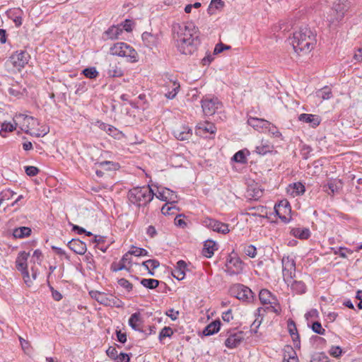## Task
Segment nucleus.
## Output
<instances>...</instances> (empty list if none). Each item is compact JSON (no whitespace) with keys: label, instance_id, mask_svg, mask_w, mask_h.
Instances as JSON below:
<instances>
[{"label":"nucleus","instance_id":"393cba45","mask_svg":"<svg viewBox=\"0 0 362 362\" xmlns=\"http://www.w3.org/2000/svg\"><path fill=\"white\" fill-rule=\"evenodd\" d=\"M290 234L300 240H308L311 235L310 230L308 228H292Z\"/></svg>","mask_w":362,"mask_h":362},{"label":"nucleus","instance_id":"e433bc0d","mask_svg":"<svg viewBox=\"0 0 362 362\" xmlns=\"http://www.w3.org/2000/svg\"><path fill=\"white\" fill-rule=\"evenodd\" d=\"M107 74L110 77H120L124 75V72L120 67L115 64L114 65L110 64Z\"/></svg>","mask_w":362,"mask_h":362},{"label":"nucleus","instance_id":"f03ea898","mask_svg":"<svg viewBox=\"0 0 362 362\" xmlns=\"http://www.w3.org/2000/svg\"><path fill=\"white\" fill-rule=\"evenodd\" d=\"M291 40L293 48L298 55L310 53L317 42L316 34L307 26L301 27L295 31Z\"/></svg>","mask_w":362,"mask_h":362},{"label":"nucleus","instance_id":"f8f14e48","mask_svg":"<svg viewBox=\"0 0 362 362\" xmlns=\"http://www.w3.org/2000/svg\"><path fill=\"white\" fill-rule=\"evenodd\" d=\"M274 211L278 217L285 223L290 222L291 219V207L288 201H281L274 206Z\"/></svg>","mask_w":362,"mask_h":362},{"label":"nucleus","instance_id":"7c9ffc66","mask_svg":"<svg viewBox=\"0 0 362 362\" xmlns=\"http://www.w3.org/2000/svg\"><path fill=\"white\" fill-rule=\"evenodd\" d=\"M247 123L249 125L254 128H267V126L269 125V122L264 119H259L257 117H250L247 119Z\"/></svg>","mask_w":362,"mask_h":362},{"label":"nucleus","instance_id":"58836bf2","mask_svg":"<svg viewBox=\"0 0 362 362\" xmlns=\"http://www.w3.org/2000/svg\"><path fill=\"white\" fill-rule=\"evenodd\" d=\"M160 281L154 279H142L141 284L148 289H154L158 286Z\"/></svg>","mask_w":362,"mask_h":362},{"label":"nucleus","instance_id":"e2e57ef3","mask_svg":"<svg viewBox=\"0 0 362 362\" xmlns=\"http://www.w3.org/2000/svg\"><path fill=\"white\" fill-rule=\"evenodd\" d=\"M24 120L28 123V127L30 126L31 128H34L35 125L39 124L37 119L31 116L26 115L24 118Z\"/></svg>","mask_w":362,"mask_h":362},{"label":"nucleus","instance_id":"c756f323","mask_svg":"<svg viewBox=\"0 0 362 362\" xmlns=\"http://www.w3.org/2000/svg\"><path fill=\"white\" fill-rule=\"evenodd\" d=\"M142 322L141 314L139 312L133 313L129 319V325L135 331L143 332L139 327V325Z\"/></svg>","mask_w":362,"mask_h":362},{"label":"nucleus","instance_id":"c9c22d12","mask_svg":"<svg viewBox=\"0 0 362 362\" xmlns=\"http://www.w3.org/2000/svg\"><path fill=\"white\" fill-rule=\"evenodd\" d=\"M22 13L23 11L20 8L14 9L10 12L9 17L13 20L17 28L20 27L23 23Z\"/></svg>","mask_w":362,"mask_h":362},{"label":"nucleus","instance_id":"72a5a7b5","mask_svg":"<svg viewBox=\"0 0 362 362\" xmlns=\"http://www.w3.org/2000/svg\"><path fill=\"white\" fill-rule=\"evenodd\" d=\"M291 288L297 294H303L306 292L307 286L302 281H293L291 284Z\"/></svg>","mask_w":362,"mask_h":362},{"label":"nucleus","instance_id":"8fccbe9b","mask_svg":"<svg viewBox=\"0 0 362 362\" xmlns=\"http://www.w3.org/2000/svg\"><path fill=\"white\" fill-rule=\"evenodd\" d=\"M173 334V329L170 327H164L159 333L158 339L160 341L165 337H170Z\"/></svg>","mask_w":362,"mask_h":362},{"label":"nucleus","instance_id":"c85d7f7f","mask_svg":"<svg viewBox=\"0 0 362 362\" xmlns=\"http://www.w3.org/2000/svg\"><path fill=\"white\" fill-rule=\"evenodd\" d=\"M216 132V127L214 124L208 122L199 124L197 129V134H201L203 132L215 134Z\"/></svg>","mask_w":362,"mask_h":362},{"label":"nucleus","instance_id":"f257e3e1","mask_svg":"<svg viewBox=\"0 0 362 362\" xmlns=\"http://www.w3.org/2000/svg\"><path fill=\"white\" fill-rule=\"evenodd\" d=\"M173 38L177 51L185 55H192L201 43L200 32L194 23L188 21L173 25Z\"/></svg>","mask_w":362,"mask_h":362},{"label":"nucleus","instance_id":"0e129e2a","mask_svg":"<svg viewBox=\"0 0 362 362\" xmlns=\"http://www.w3.org/2000/svg\"><path fill=\"white\" fill-rule=\"evenodd\" d=\"M305 317L308 321L310 318L317 319L319 317V313L317 309L313 308L305 314Z\"/></svg>","mask_w":362,"mask_h":362},{"label":"nucleus","instance_id":"4d7b16f0","mask_svg":"<svg viewBox=\"0 0 362 362\" xmlns=\"http://www.w3.org/2000/svg\"><path fill=\"white\" fill-rule=\"evenodd\" d=\"M25 172L27 175L33 177L38 174L40 170L37 167L29 165L25 167Z\"/></svg>","mask_w":362,"mask_h":362},{"label":"nucleus","instance_id":"6ab92c4d","mask_svg":"<svg viewBox=\"0 0 362 362\" xmlns=\"http://www.w3.org/2000/svg\"><path fill=\"white\" fill-rule=\"evenodd\" d=\"M132 264V258L130 257V255L128 254V252H126L120 259L119 262H113L111 264V270L112 272H119L122 269L129 270V268L127 267L126 264Z\"/></svg>","mask_w":362,"mask_h":362},{"label":"nucleus","instance_id":"4468645a","mask_svg":"<svg viewBox=\"0 0 362 362\" xmlns=\"http://www.w3.org/2000/svg\"><path fill=\"white\" fill-rule=\"evenodd\" d=\"M203 223L207 228L221 234L226 235L230 232L229 225L228 223H222L214 218H205L203 221Z\"/></svg>","mask_w":362,"mask_h":362},{"label":"nucleus","instance_id":"2eb2a0df","mask_svg":"<svg viewBox=\"0 0 362 362\" xmlns=\"http://www.w3.org/2000/svg\"><path fill=\"white\" fill-rule=\"evenodd\" d=\"M155 195L156 198L161 201H170V204L171 205L177 202V196L176 193L167 187H164L161 190H158L157 194H155Z\"/></svg>","mask_w":362,"mask_h":362},{"label":"nucleus","instance_id":"f3484780","mask_svg":"<svg viewBox=\"0 0 362 362\" xmlns=\"http://www.w3.org/2000/svg\"><path fill=\"white\" fill-rule=\"evenodd\" d=\"M298 120L309 124L313 128L318 127L322 121L321 117L317 115L302 113L298 115Z\"/></svg>","mask_w":362,"mask_h":362},{"label":"nucleus","instance_id":"cd10ccee","mask_svg":"<svg viewBox=\"0 0 362 362\" xmlns=\"http://www.w3.org/2000/svg\"><path fill=\"white\" fill-rule=\"evenodd\" d=\"M122 33V28L120 25H112L110 27L105 33L104 35L107 39L116 40Z\"/></svg>","mask_w":362,"mask_h":362},{"label":"nucleus","instance_id":"0eeeda50","mask_svg":"<svg viewBox=\"0 0 362 362\" xmlns=\"http://www.w3.org/2000/svg\"><path fill=\"white\" fill-rule=\"evenodd\" d=\"M229 292L232 296L244 302H252L254 299V294L252 290L241 284H236L231 286Z\"/></svg>","mask_w":362,"mask_h":362},{"label":"nucleus","instance_id":"bb28decb","mask_svg":"<svg viewBox=\"0 0 362 362\" xmlns=\"http://www.w3.org/2000/svg\"><path fill=\"white\" fill-rule=\"evenodd\" d=\"M221 322L220 320H216L209 323L203 330L204 336H211L217 333L221 328Z\"/></svg>","mask_w":362,"mask_h":362},{"label":"nucleus","instance_id":"864d4df0","mask_svg":"<svg viewBox=\"0 0 362 362\" xmlns=\"http://www.w3.org/2000/svg\"><path fill=\"white\" fill-rule=\"evenodd\" d=\"M168 204H165L161 208V213L165 216L174 214L176 209L175 206H169Z\"/></svg>","mask_w":362,"mask_h":362},{"label":"nucleus","instance_id":"4c0bfd02","mask_svg":"<svg viewBox=\"0 0 362 362\" xmlns=\"http://www.w3.org/2000/svg\"><path fill=\"white\" fill-rule=\"evenodd\" d=\"M98 165L105 170H116L119 169V164L112 161L105 160L98 163Z\"/></svg>","mask_w":362,"mask_h":362},{"label":"nucleus","instance_id":"20e7f679","mask_svg":"<svg viewBox=\"0 0 362 362\" xmlns=\"http://www.w3.org/2000/svg\"><path fill=\"white\" fill-rule=\"evenodd\" d=\"M112 55L126 57L131 63L138 62L139 56L135 49L127 43L119 42L115 43L110 49Z\"/></svg>","mask_w":362,"mask_h":362},{"label":"nucleus","instance_id":"39448f33","mask_svg":"<svg viewBox=\"0 0 362 362\" xmlns=\"http://www.w3.org/2000/svg\"><path fill=\"white\" fill-rule=\"evenodd\" d=\"M89 294L92 298L104 306L117 308H122L124 307V302L112 294H107L98 291H90Z\"/></svg>","mask_w":362,"mask_h":362},{"label":"nucleus","instance_id":"5fc2aeb1","mask_svg":"<svg viewBox=\"0 0 362 362\" xmlns=\"http://www.w3.org/2000/svg\"><path fill=\"white\" fill-rule=\"evenodd\" d=\"M108 134L111 136H112L115 139H120V137L122 136V132L119 131L116 127H115L112 125H110V127H108Z\"/></svg>","mask_w":362,"mask_h":362},{"label":"nucleus","instance_id":"338daca9","mask_svg":"<svg viewBox=\"0 0 362 362\" xmlns=\"http://www.w3.org/2000/svg\"><path fill=\"white\" fill-rule=\"evenodd\" d=\"M120 27L122 28V31L124 30L127 32H131L132 30V21L129 19H126L121 23Z\"/></svg>","mask_w":362,"mask_h":362},{"label":"nucleus","instance_id":"7ed1b4c3","mask_svg":"<svg viewBox=\"0 0 362 362\" xmlns=\"http://www.w3.org/2000/svg\"><path fill=\"white\" fill-rule=\"evenodd\" d=\"M154 196L155 193L150 185L133 187L127 193L129 202L137 207L146 206Z\"/></svg>","mask_w":362,"mask_h":362},{"label":"nucleus","instance_id":"a878e982","mask_svg":"<svg viewBox=\"0 0 362 362\" xmlns=\"http://www.w3.org/2000/svg\"><path fill=\"white\" fill-rule=\"evenodd\" d=\"M173 133L176 139L180 141H185L192 136V130L189 127L183 126L180 129L174 130Z\"/></svg>","mask_w":362,"mask_h":362},{"label":"nucleus","instance_id":"79ce46f5","mask_svg":"<svg viewBox=\"0 0 362 362\" xmlns=\"http://www.w3.org/2000/svg\"><path fill=\"white\" fill-rule=\"evenodd\" d=\"M82 74H83L86 78L90 79H94L98 77L99 75L98 71L96 70V68L94 66L86 68L82 71Z\"/></svg>","mask_w":362,"mask_h":362},{"label":"nucleus","instance_id":"9b49d317","mask_svg":"<svg viewBox=\"0 0 362 362\" xmlns=\"http://www.w3.org/2000/svg\"><path fill=\"white\" fill-rule=\"evenodd\" d=\"M202 107L203 112L206 116L215 114L216 110L222 107V103L216 97H204L202 98Z\"/></svg>","mask_w":362,"mask_h":362},{"label":"nucleus","instance_id":"a211bd4d","mask_svg":"<svg viewBox=\"0 0 362 362\" xmlns=\"http://www.w3.org/2000/svg\"><path fill=\"white\" fill-rule=\"evenodd\" d=\"M288 331L289 334L292 338V341L293 342V345L295 348L300 349V335L298 334L296 325L295 322L289 319L287 322Z\"/></svg>","mask_w":362,"mask_h":362},{"label":"nucleus","instance_id":"2f4dec72","mask_svg":"<svg viewBox=\"0 0 362 362\" xmlns=\"http://www.w3.org/2000/svg\"><path fill=\"white\" fill-rule=\"evenodd\" d=\"M259 298L263 305L269 304L276 297L267 289H262L259 293Z\"/></svg>","mask_w":362,"mask_h":362},{"label":"nucleus","instance_id":"c03bdc74","mask_svg":"<svg viewBox=\"0 0 362 362\" xmlns=\"http://www.w3.org/2000/svg\"><path fill=\"white\" fill-rule=\"evenodd\" d=\"M232 160L235 163H241V164H245V163H247V162L245 154L243 150H240V151H238V152H236L233 155Z\"/></svg>","mask_w":362,"mask_h":362},{"label":"nucleus","instance_id":"37998d69","mask_svg":"<svg viewBox=\"0 0 362 362\" xmlns=\"http://www.w3.org/2000/svg\"><path fill=\"white\" fill-rule=\"evenodd\" d=\"M243 252L248 257L254 258L257 255V248L253 245H243Z\"/></svg>","mask_w":362,"mask_h":362},{"label":"nucleus","instance_id":"13d9d810","mask_svg":"<svg viewBox=\"0 0 362 362\" xmlns=\"http://www.w3.org/2000/svg\"><path fill=\"white\" fill-rule=\"evenodd\" d=\"M266 129H267L269 132H270L275 137H281L282 136L281 133L279 131L277 127L275 125H274L273 124H272L271 122H269V126H267Z\"/></svg>","mask_w":362,"mask_h":362},{"label":"nucleus","instance_id":"473e14b6","mask_svg":"<svg viewBox=\"0 0 362 362\" xmlns=\"http://www.w3.org/2000/svg\"><path fill=\"white\" fill-rule=\"evenodd\" d=\"M32 230L30 228L22 226L13 229V235L16 238H24L30 236Z\"/></svg>","mask_w":362,"mask_h":362},{"label":"nucleus","instance_id":"1a4fd4ad","mask_svg":"<svg viewBox=\"0 0 362 362\" xmlns=\"http://www.w3.org/2000/svg\"><path fill=\"white\" fill-rule=\"evenodd\" d=\"M236 329H229L223 332L227 337L225 340V346L230 349H235L240 345L244 340L245 333L243 331L235 332Z\"/></svg>","mask_w":362,"mask_h":362},{"label":"nucleus","instance_id":"9d476101","mask_svg":"<svg viewBox=\"0 0 362 362\" xmlns=\"http://www.w3.org/2000/svg\"><path fill=\"white\" fill-rule=\"evenodd\" d=\"M281 264L284 281L286 282H291L296 274L295 260L289 256L284 255L281 259Z\"/></svg>","mask_w":362,"mask_h":362},{"label":"nucleus","instance_id":"052dcab7","mask_svg":"<svg viewBox=\"0 0 362 362\" xmlns=\"http://www.w3.org/2000/svg\"><path fill=\"white\" fill-rule=\"evenodd\" d=\"M329 352L332 356L338 358L341 355L342 349L339 346H332Z\"/></svg>","mask_w":362,"mask_h":362},{"label":"nucleus","instance_id":"ddd939ff","mask_svg":"<svg viewBox=\"0 0 362 362\" xmlns=\"http://www.w3.org/2000/svg\"><path fill=\"white\" fill-rule=\"evenodd\" d=\"M30 58V54L25 50L16 51L10 57V61L15 68L20 71L28 63Z\"/></svg>","mask_w":362,"mask_h":362},{"label":"nucleus","instance_id":"6e6d98bb","mask_svg":"<svg viewBox=\"0 0 362 362\" xmlns=\"http://www.w3.org/2000/svg\"><path fill=\"white\" fill-rule=\"evenodd\" d=\"M231 48L230 46L225 45L222 42H219L216 45L215 48L214 49V54H218L223 52L224 50H228Z\"/></svg>","mask_w":362,"mask_h":362},{"label":"nucleus","instance_id":"774afa93","mask_svg":"<svg viewBox=\"0 0 362 362\" xmlns=\"http://www.w3.org/2000/svg\"><path fill=\"white\" fill-rule=\"evenodd\" d=\"M132 354L120 353L117 355V362H129Z\"/></svg>","mask_w":362,"mask_h":362},{"label":"nucleus","instance_id":"603ef678","mask_svg":"<svg viewBox=\"0 0 362 362\" xmlns=\"http://www.w3.org/2000/svg\"><path fill=\"white\" fill-rule=\"evenodd\" d=\"M118 284L124 288L127 292H131L133 290V284L127 279L121 278L117 281Z\"/></svg>","mask_w":362,"mask_h":362},{"label":"nucleus","instance_id":"412c9836","mask_svg":"<svg viewBox=\"0 0 362 362\" xmlns=\"http://www.w3.org/2000/svg\"><path fill=\"white\" fill-rule=\"evenodd\" d=\"M141 38L144 45L150 49L156 47L159 43L158 35L151 33L144 32L141 35Z\"/></svg>","mask_w":362,"mask_h":362},{"label":"nucleus","instance_id":"de8ad7c7","mask_svg":"<svg viewBox=\"0 0 362 362\" xmlns=\"http://www.w3.org/2000/svg\"><path fill=\"white\" fill-rule=\"evenodd\" d=\"M141 265L144 267L146 269H148V268L150 269L151 267L152 270H154L160 266V262L158 260L156 259H150L143 262Z\"/></svg>","mask_w":362,"mask_h":362},{"label":"nucleus","instance_id":"680f3d73","mask_svg":"<svg viewBox=\"0 0 362 362\" xmlns=\"http://www.w3.org/2000/svg\"><path fill=\"white\" fill-rule=\"evenodd\" d=\"M15 129V127L13 124L8 123H2L1 125L0 134L4 132H13Z\"/></svg>","mask_w":362,"mask_h":362},{"label":"nucleus","instance_id":"49530a36","mask_svg":"<svg viewBox=\"0 0 362 362\" xmlns=\"http://www.w3.org/2000/svg\"><path fill=\"white\" fill-rule=\"evenodd\" d=\"M317 96L322 98L323 100H328L332 97V92L329 87L325 86L318 90Z\"/></svg>","mask_w":362,"mask_h":362},{"label":"nucleus","instance_id":"a19ab883","mask_svg":"<svg viewBox=\"0 0 362 362\" xmlns=\"http://www.w3.org/2000/svg\"><path fill=\"white\" fill-rule=\"evenodd\" d=\"M128 254L130 256L134 255L136 257L148 256V252L146 249L138 247L134 245L132 247V249L128 251Z\"/></svg>","mask_w":362,"mask_h":362},{"label":"nucleus","instance_id":"423d86ee","mask_svg":"<svg viewBox=\"0 0 362 362\" xmlns=\"http://www.w3.org/2000/svg\"><path fill=\"white\" fill-rule=\"evenodd\" d=\"M244 262L234 252L227 257L225 272L230 276L241 274L244 267Z\"/></svg>","mask_w":362,"mask_h":362},{"label":"nucleus","instance_id":"bf43d9fd","mask_svg":"<svg viewBox=\"0 0 362 362\" xmlns=\"http://www.w3.org/2000/svg\"><path fill=\"white\" fill-rule=\"evenodd\" d=\"M270 151H271V148L268 145H266V146L262 145V146H257L255 148V152L257 153H258L259 155H262V156L267 154V153H269Z\"/></svg>","mask_w":362,"mask_h":362},{"label":"nucleus","instance_id":"ea45409f","mask_svg":"<svg viewBox=\"0 0 362 362\" xmlns=\"http://www.w3.org/2000/svg\"><path fill=\"white\" fill-rule=\"evenodd\" d=\"M308 326L313 330V332L324 335L326 332L325 329L322 327L321 323L319 321L313 322L311 324L308 322Z\"/></svg>","mask_w":362,"mask_h":362},{"label":"nucleus","instance_id":"69168bd1","mask_svg":"<svg viewBox=\"0 0 362 362\" xmlns=\"http://www.w3.org/2000/svg\"><path fill=\"white\" fill-rule=\"evenodd\" d=\"M106 354L107 356L112 360H116V358H117L118 353L115 347L110 346L107 349Z\"/></svg>","mask_w":362,"mask_h":362},{"label":"nucleus","instance_id":"b1692460","mask_svg":"<svg viewBox=\"0 0 362 362\" xmlns=\"http://www.w3.org/2000/svg\"><path fill=\"white\" fill-rule=\"evenodd\" d=\"M29 256L30 253L25 251H21L18 253L16 259V267L19 272L28 269L27 261Z\"/></svg>","mask_w":362,"mask_h":362},{"label":"nucleus","instance_id":"a18cd8bd","mask_svg":"<svg viewBox=\"0 0 362 362\" xmlns=\"http://www.w3.org/2000/svg\"><path fill=\"white\" fill-rule=\"evenodd\" d=\"M180 83L177 81H173V88L172 90L168 91L165 93V97L168 99H173L177 94L180 90Z\"/></svg>","mask_w":362,"mask_h":362},{"label":"nucleus","instance_id":"09e8293b","mask_svg":"<svg viewBox=\"0 0 362 362\" xmlns=\"http://www.w3.org/2000/svg\"><path fill=\"white\" fill-rule=\"evenodd\" d=\"M311 362H329V360L324 352H321L314 354L311 357Z\"/></svg>","mask_w":362,"mask_h":362},{"label":"nucleus","instance_id":"3c124183","mask_svg":"<svg viewBox=\"0 0 362 362\" xmlns=\"http://www.w3.org/2000/svg\"><path fill=\"white\" fill-rule=\"evenodd\" d=\"M269 304L271 305L269 307H267V309L271 310L272 312L276 313V315H279L281 313V308L276 298H274Z\"/></svg>","mask_w":362,"mask_h":362},{"label":"nucleus","instance_id":"6e6552de","mask_svg":"<svg viewBox=\"0 0 362 362\" xmlns=\"http://www.w3.org/2000/svg\"><path fill=\"white\" fill-rule=\"evenodd\" d=\"M345 0H333L331 2V14L327 18L330 23L341 21L346 12Z\"/></svg>","mask_w":362,"mask_h":362},{"label":"nucleus","instance_id":"4be33fe9","mask_svg":"<svg viewBox=\"0 0 362 362\" xmlns=\"http://www.w3.org/2000/svg\"><path fill=\"white\" fill-rule=\"evenodd\" d=\"M186 267L187 263L184 260H179L175 268L172 271V276L179 281L184 279Z\"/></svg>","mask_w":362,"mask_h":362},{"label":"nucleus","instance_id":"aec40b11","mask_svg":"<svg viewBox=\"0 0 362 362\" xmlns=\"http://www.w3.org/2000/svg\"><path fill=\"white\" fill-rule=\"evenodd\" d=\"M67 246L73 252L78 255H83L87 250L86 243L79 239L73 238L68 243Z\"/></svg>","mask_w":362,"mask_h":362},{"label":"nucleus","instance_id":"f704fd0d","mask_svg":"<svg viewBox=\"0 0 362 362\" xmlns=\"http://www.w3.org/2000/svg\"><path fill=\"white\" fill-rule=\"evenodd\" d=\"M289 188L292 189L291 194L293 197L302 195L305 192V187L304 185L300 182L290 184Z\"/></svg>","mask_w":362,"mask_h":362},{"label":"nucleus","instance_id":"dca6fc26","mask_svg":"<svg viewBox=\"0 0 362 362\" xmlns=\"http://www.w3.org/2000/svg\"><path fill=\"white\" fill-rule=\"evenodd\" d=\"M343 187V182L339 179H330L326 185H323V189L328 194L334 196L335 193H338Z\"/></svg>","mask_w":362,"mask_h":362},{"label":"nucleus","instance_id":"5701e85b","mask_svg":"<svg viewBox=\"0 0 362 362\" xmlns=\"http://www.w3.org/2000/svg\"><path fill=\"white\" fill-rule=\"evenodd\" d=\"M218 250L216 243L212 240H207L204 242L202 254L206 258H210L214 255V251Z\"/></svg>","mask_w":362,"mask_h":362}]
</instances>
